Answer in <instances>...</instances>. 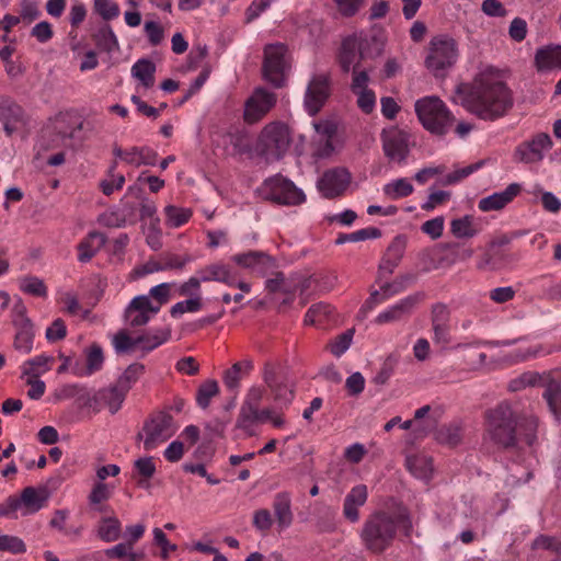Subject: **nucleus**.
I'll list each match as a JSON object with an SVG mask.
<instances>
[{
  "mask_svg": "<svg viewBox=\"0 0 561 561\" xmlns=\"http://www.w3.org/2000/svg\"><path fill=\"white\" fill-rule=\"evenodd\" d=\"M460 104L480 119L493 122L513 107V93L507 84L491 71L479 73L471 84L456 88Z\"/></svg>",
  "mask_w": 561,
  "mask_h": 561,
  "instance_id": "f257e3e1",
  "label": "nucleus"
},
{
  "mask_svg": "<svg viewBox=\"0 0 561 561\" xmlns=\"http://www.w3.org/2000/svg\"><path fill=\"white\" fill-rule=\"evenodd\" d=\"M538 422L533 415H523L507 401H502L484 413V435L496 446L508 449L536 440Z\"/></svg>",
  "mask_w": 561,
  "mask_h": 561,
  "instance_id": "f03ea898",
  "label": "nucleus"
},
{
  "mask_svg": "<svg viewBox=\"0 0 561 561\" xmlns=\"http://www.w3.org/2000/svg\"><path fill=\"white\" fill-rule=\"evenodd\" d=\"M398 525H401L409 535L412 522L408 514L400 512L393 516L387 512L377 511L369 515L360 531L365 548L376 554L382 553L392 545Z\"/></svg>",
  "mask_w": 561,
  "mask_h": 561,
  "instance_id": "7ed1b4c3",
  "label": "nucleus"
},
{
  "mask_svg": "<svg viewBox=\"0 0 561 561\" xmlns=\"http://www.w3.org/2000/svg\"><path fill=\"white\" fill-rule=\"evenodd\" d=\"M415 112L423 127L437 136L446 135L455 121L453 113L437 96H425L417 100Z\"/></svg>",
  "mask_w": 561,
  "mask_h": 561,
  "instance_id": "20e7f679",
  "label": "nucleus"
},
{
  "mask_svg": "<svg viewBox=\"0 0 561 561\" xmlns=\"http://www.w3.org/2000/svg\"><path fill=\"white\" fill-rule=\"evenodd\" d=\"M458 44L448 35L434 36L428 43L426 68L436 78H445L458 59Z\"/></svg>",
  "mask_w": 561,
  "mask_h": 561,
  "instance_id": "39448f33",
  "label": "nucleus"
},
{
  "mask_svg": "<svg viewBox=\"0 0 561 561\" xmlns=\"http://www.w3.org/2000/svg\"><path fill=\"white\" fill-rule=\"evenodd\" d=\"M175 431L176 426L172 415L165 411H159L145 421L142 432L138 433L137 438L141 439L145 434L144 448L152 450L171 438Z\"/></svg>",
  "mask_w": 561,
  "mask_h": 561,
  "instance_id": "423d86ee",
  "label": "nucleus"
},
{
  "mask_svg": "<svg viewBox=\"0 0 561 561\" xmlns=\"http://www.w3.org/2000/svg\"><path fill=\"white\" fill-rule=\"evenodd\" d=\"M290 135L286 125L272 123L266 125L259 138V149L266 159H280L290 146Z\"/></svg>",
  "mask_w": 561,
  "mask_h": 561,
  "instance_id": "0eeeda50",
  "label": "nucleus"
},
{
  "mask_svg": "<svg viewBox=\"0 0 561 561\" xmlns=\"http://www.w3.org/2000/svg\"><path fill=\"white\" fill-rule=\"evenodd\" d=\"M286 54L287 46L280 43L264 48L263 77L275 88H282L286 82V70L289 68Z\"/></svg>",
  "mask_w": 561,
  "mask_h": 561,
  "instance_id": "6e6552de",
  "label": "nucleus"
},
{
  "mask_svg": "<svg viewBox=\"0 0 561 561\" xmlns=\"http://www.w3.org/2000/svg\"><path fill=\"white\" fill-rule=\"evenodd\" d=\"M264 187L267 191V199L276 204L296 206L306 201L304 192L280 174L265 180Z\"/></svg>",
  "mask_w": 561,
  "mask_h": 561,
  "instance_id": "1a4fd4ad",
  "label": "nucleus"
},
{
  "mask_svg": "<svg viewBox=\"0 0 561 561\" xmlns=\"http://www.w3.org/2000/svg\"><path fill=\"white\" fill-rule=\"evenodd\" d=\"M49 497L50 491L46 485L26 486L22 490L20 497H8L7 505L10 511H18L23 506L25 508L24 514H33L43 508Z\"/></svg>",
  "mask_w": 561,
  "mask_h": 561,
  "instance_id": "9d476101",
  "label": "nucleus"
},
{
  "mask_svg": "<svg viewBox=\"0 0 561 561\" xmlns=\"http://www.w3.org/2000/svg\"><path fill=\"white\" fill-rule=\"evenodd\" d=\"M331 94V81L329 75H316L309 81L305 94V107L309 115L314 116L325 104Z\"/></svg>",
  "mask_w": 561,
  "mask_h": 561,
  "instance_id": "9b49d317",
  "label": "nucleus"
},
{
  "mask_svg": "<svg viewBox=\"0 0 561 561\" xmlns=\"http://www.w3.org/2000/svg\"><path fill=\"white\" fill-rule=\"evenodd\" d=\"M276 104V94L264 88H257L248 99L243 118L248 124L262 119Z\"/></svg>",
  "mask_w": 561,
  "mask_h": 561,
  "instance_id": "f8f14e48",
  "label": "nucleus"
},
{
  "mask_svg": "<svg viewBox=\"0 0 561 561\" xmlns=\"http://www.w3.org/2000/svg\"><path fill=\"white\" fill-rule=\"evenodd\" d=\"M385 156L390 160L403 163L410 152L409 134L399 128L383 129L381 133Z\"/></svg>",
  "mask_w": 561,
  "mask_h": 561,
  "instance_id": "ddd939ff",
  "label": "nucleus"
},
{
  "mask_svg": "<svg viewBox=\"0 0 561 561\" xmlns=\"http://www.w3.org/2000/svg\"><path fill=\"white\" fill-rule=\"evenodd\" d=\"M552 147V140L546 133L536 135L531 140L524 141L516 147L514 157L523 163L539 162L543 158V151Z\"/></svg>",
  "mask_w": 561,
  "mask_h": 561,
  "instance_id": "4468645a",
  "label": "nucleus"
},
{
  "mask_svg": "<svg viewBox=\"0 0 561 561\" xmlns=\"http://www.w3.org/2000/svg\"><path fill=\"white\" fill-rule=\"evenodd\" d=\"M351 174L345 169H332L323 173L317 183V187L325 198L341 196L347 188Z\"/></svg>",
  "mask_w": 561,
  "mask_h": 561,
  "instance_id": "2eb2a0df",
  "label": "nucleus"
},
{
  "mask_svg": "<svg viewBox=\"0 0 561 561\" xmlns=\"http://www.w3.org/2000/svg\"><path fill=\"white\" fill-rule=\"evenodd\" d=\"M23 108L11 98L0 96V121L8 136L16 131L23 125Z\"/></svg>",
  "mask_w": 561,
  "mask_h": 561,
  "instance_id": "dca6fc26",
  "label": "nucleus"
},
{
  "mask_svg": "<svg viewBox=\"0 0 561 561\" xmlns=\"http://www.w3.org/2000/svg\"><path fill=\"white\" fill-rule=\"evenodd\" d=\"M366 41L359 39L356 36H348L343 39L340 54L339 62L344 72H348L353 66L364 59V43Z\"/></svg>",
  "mask_w": 561,
  "mask_h": 561,
  "instance_id": "f3484780",
  "label": "nucleus"
},
{
  "mask_svg": "<svg viewBox=\"0 0 561 561\" xmlns=\"http://www.w3.org/2000/svg\"><path fill=\"white\" fill-rule=\"evenodd\" d=\"M192 261V256H184L174 253H162L158 259H150L142 265L144 274H152L156 272L178 270L181 271L187 263Z\"/></svg>",
  "mask_w": 561,
  "mask_h": 561,
  "instance_id": "a211bd4d",
  "label": "nucleus"
},
{
  "mask_svg": "<svg viewBox=\"0 0 561 561\" xmlns=\"http://www.w3.org/2000/svg\"><path fill=\"white\" fill-rule=\"evenodd\" d=\"M420 299V294H414L401 299L399 302L391 306L389 309L380 312L375 319V322L377 324H385L390 322H397L404 319L405 317L411 314L412 310L417 305Z\"/></svg>",
  "mask_w": 561,
  "mask_h": 561,
  "instance_id": "6ab92c4d",
  "label": "nucleus"
},
{
  "mask_svg": "<svg viewBox=\"0 0 561 561\" xmlns=\"http://www.w3.org/2000/svg\"><path fill=\"white\" fill-rule=\"evenodd\" d=\"M368 497L367 486L364 484L355 485L346 494L343 504V515L351 523L359 520L358 508L363 506Z\"/></svg>",
  "mask_w": 561,
  "mask_h": 561,
  "instance_id": "aec40b11",
  "label": "nucleus"
},
{
  "mask_svg": "<svg viewBox=\"0 0 561 561\" xmlns=\"http://www.w3.org/2000/svg\"><path fill=\"white\" fill-rule=\"evenodd\" d=\"M522 187L518 183L510 184L503 192L494 193L479 201L478 207L482 211L500 210L516 197Z\"/></svg>",
  "mask_w": 561,
  "mask_h": 561,
  "instance_id": "412c9836",
  "label": "nucleus"
},
{
  "mask_svg": "<svg viewBox=\"0 0 561 561\" xmlns=\"http://www.w3.org/2000/svg\"><path fill=\"white\" fill-rule=\"evenodd\" d=\"M16 330L13 341V347L22 355H28L33 351L34 325L31 320H23L19 325H13Z\"/></svg>",
  "mask_w": 561,
  "mask_h": 561,
  "instance_id": "4be33fe9",
  "label": "nucleus"
},
{
  "mask_svg": "<svg viewBox=\"0 0 561 561\" xmlns=\"http://www.w3.org/2000/svg\"><path fill=\"white\" fill-rule=\"evenodd\" d=\"M273 510L278 527L280 529L288 528L294 520L289 494L286 492L277 493L273 501Z\"/></svg>",
  "mask_w": 561,
  "mask_h": 561,
  "instance_id": "5701e85b",
  "label": "nucleus"
},
{
  "mask_svg": "<svg viewBox=\"0 0 561 561\" xmlns=\"http://www.w3.org/2000/svg\"><path fill=\"white\" fill-rule=\"evenodd\" d=\"M104 363V355L102 347L94 343L90 346V348L87 351V366L80 367L77 365L72 368V371L76 376L82 377V376H90L93 373L100 370Z\"/></svg>",
  "mask_w": 561,
  "mask_h": 561,
  "instance_id": "b1692460",
  "label": "nucleus"
},
{
  "mask_svg": "<svg viewBox=\"0 0 561 561\" xmlns=\"http://www.w3.org/2000/svg\"><path fill=\"white\" fill-rule=\"evenodd\" d=\"M198 279L201 283L220 282L229 286L234 285V278L231 276L229 268L222 264H210L198 271Z\"/></svg>",
  "mask_w": 561,
  "mask_h": 561,
  "instance_id": "393cba45",
  "label": "nucleus"
},
{
  "mask_svg": "<svg viewBox=\"0 0 561 561\" xmlns=\"http://www.w3.org/2000/svg\"><path fill=\"white\" fill-rule=\"evenodd\" d=\"M171 336L170 328L156 329L138 335L140 348L145 353H149L158 346L165 343Z\"/></svg>",
  "mask_w": 561,
  "mask_h": 561,
  "instance_id": "a878e982",
  "label": "nucleus"
},
{
  "mask_svg": "<svg viewBox=\"0 0 561 561\" xmlns=\"http://www.w3.org/2000/svg\"><path fill=\"white\" fill-rule=\"evenodd\" d=\"M98 537L104 542H113L122 535V524L115 516L103 517L96 527Z\"/></svg>",
  "mask_w": 561,
  "mask_h": 561,
  "instance_id": "bb28decb",
  "label": "nucleus"
},
{
  "mask_svg": "<svg viewBox=\"0 0 561 561\" xmlns=\"http://www.w3.org/2000/svg\"><path fill=\"white\" fill-rule=\"evenodd\" d=\"M55 362L54 357L38 355L23 363L22 377L39 378V376L50 369V365Z\"/></svg>",
  "mask_w": 561,
  "mask_h": 561,
  "instance_id": "cd10ccee",
  "label": "nucleus"
},
{
  "mask_svg": "<svg viewBox=\"0 0 561 561\" xmlns=\"http://www.w3.org/2000/svg\"><path fill=\"white\" fill-rule=\"evenodd\" d=\"M158 153L156 150L149 147H131L128 149L126 156V163L139 167L144 165H154L157 163Z\"/></svg>",
  "mask_w": 561,
  "mask_h": 561,
  "instance_id": "c85d7f7f",
  "label": "nucleus"
},
{
  "mask_svg": "<svg viewBox=\"0 0 561 561\" xmlns=\"http://www.w3.org/2000/svg\"><path fill=\"white\" fill-rule=\"evenodd\" d=\"M156 65L150 59H139L131 67V75L138 79L145 88H151L154 84Z\"/></svg>",
  "mask_w": 561,
  "mask_h": 561,
  "instance_id": "c756f323",
  "label": "nucleus"
},
{
  "mask_svg": "<svg viewBox=\"0 0 561 561\" xmlns=\"http://www.w3.org/2000/svg\"><path fill=\"white\" fill-rule=\"evenodd\" d=\"M127 392L128 391L123 390V387H121L118 383H115L114 386L103 389L100 392V396L108 408L110 412L115 414L121 409Z\"/></svg>",
  "mask_w": 561,
  "mask_h": 561,
  "instance_id": "7c9ffc66",
  "label": "nucleus"
},
{
  "mask_svg": "<svg viewBox=\"0 0 561 561\" xmlns=\"http://www.w3.org/2000/svg\"><path fill=\"white\" fill-rule=\"evenodd\" d=\"M543 398L556 420L561 421V382L550 380L546 385Z\"/></svg>",
  "mask_w": 561,
  "mask_h": 561,
  "instance_id": "2f4dec72",
  "label": "nucleus"
},
{
  "mask_svg": "<svg viewBox=\"0 0 561 561\" xmlns=\"http://www.w3.org/2000/svg\"><path fill=\"white\" fill-rule=\"evenodd\" d=\"M93 41L99 49L106 53L117 50L119 47L116 35L108 24L103 25L93 34Z\"/></svg>",
  "mask_w": 561,
  "mask_h": 561,
  "instance_id": "473e14b6",
  "label": "nucleus"
},
{
  "mask_svg": "<svg viewBox=\"0 0 561 561\" xmlns=\"http://www.w3.org/2000/svg\"><path fill=\"white\" fill-rule=\"evenodd\" d=\"M434 438L440 445L455 447L462 439L461 428L457 424L443 425L434 433Z\"/></svg>",
  "mask_w": 561,
  "mask_h": 561,
  "instance_id": "72a5a7b5",
  "label": "nucleus"
},
{
  "mask_svg": "<svg viewBox=\"0 0 561 561\" xmlns=\"http://www.w3.org/2000/svg\"><path fill=\"white\" fill-rule=\"evenodd\" d=\"M409 471L419 479L427 480L432 476V459L426 456H412L407 458Z\"/></svg>",
  "mask_w": 561,
  "mask_h": 561,
  "instance_id": "f704fd0d",
  "label": "nucleus"
},
{
  "mask_svg": "<svg viewBox=\"0 0 561 561\" xmlns=\"http://www.w3.org/2000/svg\"><path fill=\"white\" fill-rule=\"evenodd\" d=\"M381 237V230L375 227L364 228L351 233H340L335 240V244H344L347 242H359L367 239H377Z\"/></svg>",
  "mask_w": 561,
  "mask_h": 561,
  "instance_id": "c9c22d12",
  "label": "nucleus"
},
{
  "mask_svg": "<svg viewBox=\"0 0 561 561\" xmlns=\"http://www.w3.org/2000/svg\"><path fill=\"white\" fill-rule=\"evenodd\" d=\"M450 232L456 238H472L477 234V229L473 226L472 216L466 215L461 218L453 219L450 222Z\"/></svg>",
  "mask_w": 561,
  "mask_h": 561,
  "instance_id": "e433bc0d",
  "label": "nucleus"
},
{
  "mask_svg": "<svg viewBox=\"0 0 561 561\" xmlns=\"http://www.w3.org/2000/svg\"><path fill=\"white\" fill-rule=\"evenodd\" d=\"M273 396L274 402L280 408L287 407L294 399V389L287 382L278 380L268 387Z\"/></svg>",
  "mask_w": 561,
  "mask_h": 561,
  "instance_id": "4c0bfd02",
  "label": "nucleus"
},
{
  "mask_svg": "<svg viewBox=\"0 0 561 561\" xmlns=\"http://www.w3.org/2000/svg\"><path fill=\"white\" fill-rule=\"evenodd\" d=\"M413 185L404 178L394 180L383 186V193L391 199L407 197L413 193Z\"/></svg>",
  "mask_w": 561,
  "mask_h": 561,
  "instance_id": "58836bf2",
  "label": "nucleus"
},
{
  "mask_svg": "<svg viewBox=\"0 0 561 561\" xmlns=\"http://www.w3.org/2000/svg\"><path fill=\"white\" fill-rule=\"evenodd\" d=\"M333 307L329 304L319 302L312 305L306 316H305V323L306 324H316L321 323L324 320H328L331 318L333 313Z\"/></svg>",
  "mask_w": 561,
  "mask_h": 561,
  "instance_id": "ea45409f",
  "label": "nucleus"
},
{
  "mask_svg": "<svg viewBox=\"0 0 561 561\" xmlns=\"http://www.w3.org/2000/svg\"><path fill=\"white\" fill-rule=\"evenodd\" d=\"M134 467L137 473L141 477L138 481V485L142 488L149 486V479L156 473V465L152 457L138 458L134 462Z\"/></svg>",
  "mask_w": 561,
  "mask_h": 561,
  "instance_id": "a19ab883",
  "label": "nucleus"
},
{
  "mask_svg": "<svg viewBox=\"0 0 561 561\" xmlns=\"http://www.w3.org/2000/svg\"><path fill=\"white\" fill-rule=\"evenodd\" d=\"M128 194H134L137 199H139V213L140 219L144 220L146 218H150L153 221L157 214L156 204L147 197L142 196V190L140 187L130 186L128 188Z\"/></svg>",
  "mask_w": 561,
  "mask_h": 561,
  "instance_id": "79ce46f5",
  "label": "nucleus"
},
{
  "mask_svg": "<svg viewBox=\"0 0 561 561\" xmlns=\"http://www.w3.org/2000/svg\"><path fill=\"white\" fill-rule=\"evenodd\" d=\"M167 224L171 227L178 228L188 221L192 217V210L188 208H181L173 205H168L164 208Z\"/></svg>",
  "mask_w": 561,
  "mask_h": 561,
  "instance_id": "37998d69",
  "label": "nucleus"
},
{
  "mask_svg": "<svg viewBox=\"0 0 561 561\" xmlns=\"http://www.w3.org/2000/svg\"><path fill=\"white\" fill-rule=\"evenodd\" d=\"M219 392V387L216 380H207L203 382L196 393V402L199 408L206 409L209 407L211 398L217 396Z\"/></svg>",
  "mask_w": 561,
  "mask_h": 561,
  "instance_id": "c03bdc74",
  "label": "nucleus"
},
{
  "mask_svg": "<svg viewBox=\"0 0 561 561\" xmlns=\"http://www.w3.org/2000/svg\"><path fill=\"white\" fill-rule=\"evenodd\" d=\"M145 373V365L140 363L130 364L125 371L119 376L116 383L123 387V390L129 391L131 386Z\"/></svg>",
  "mask_w": 561,
  "mask_h": 561,
  "instance_id": "a18cd8bd",
  "label": "nucleus"
},
{
  "mask_svg": "<svg viewBox=\"0 0 561 561\" xmlns=\"http://www.w3.org/2000/svg\"><path fill=\"white\" fill-rule=\"evenodd\" d=\"M138 344V336L134 339L125 330L118 331L113 336V346L117 354L131 353Z\"/></svg>",
  "mask_w": 561,
  "mask_h": 561,
  "instance_id": "49530a36",
  "label": "nucleus"
},
{
  "mask_svg": "<svg viewBox=\"0 0 561 561\" xmlns=\"http://www.w3.org/2000/svg\"><path fill=\"white\" fill-rule=\"evenodd\" d=\"M556 46L539 48L535 55V64L538 70L552 69L557 67Z\"/></svg>",
  "mask_w": 561,
  "mask_h": 561,
  "instance_id": "de8ad7c7",
  "label": "nucleus"
},
{
  "mask_svg": "<svg viewBox=\"0 0 561 561\" xmlns=\"http://www.w3.org/2000/svg\"><path fill=\"white\" fill-rule=\"evenodd\" d=\"M257 423V409L242 404L237 419L236 426L252 435L251 427Z\"/></svg>",
  "mask_w": 561,
  "mask_h": 561,
  "instance_id": "09e8293b",
  "label": "nucleus"
},
{
  "mask_svg": "<svg viewBox=\"0 0 561 561\" xmlns=\"http://www.w3.org/2000/svg\"><path fill=\"white\" fill-rule=\"evenodd\" d=\"M20 289L36 297H46L47 288L44 282L36 276H25L20 282Z\"/></svg>",
  "mask_w": 561,
  "mask_h": 561,
  "instance_id": "8fccbe9b",
  "label": "nucleus"
},
{
  "mask_svg": "<svg viewBox=\"0 0 561 561\" xmlns=\"http://www.w3.org/2000/svg\"><path fill=\"white\" fill-rule=\"evenodd\" d=\"M202 307V298L199 296H195L173 305L170 309V314L173 318H179L185 312H196L201 310Z\"/></svg>",
  "mask_w": 561,
  "mask_h": 561,
  "instance_id": "3c124183",
  "label": "nucleus"
},
{
  "mask_svg": "<svg viewBox=\"0 0 561 561\" xmlns=\"http://www.w3.org/2000/svg\"><path fill=\"white\" fill-rule=\"evenodd\" d=\"M543 381L542 377L535 371H527L520 375L517 379L510 382V389L512 391H518L526 387L541 385Z\"/></svg>",
  "mask_w": 561,
  "mask_h": 561,
  "instance_id": "603ef678",
  "label": "nucleus"
},
{
  "mask_svg": "<svg viewBox=\"0 0 561 561\" xmlns=\"http://www.w3.org/2000/svg\"><path fill=\"white\" fill-rule=\"evenodd\" d=\"M160 307L154 306L149 296L146 295L135 297L128 305V313L131 311H141L151 316L158 313Z\"/></svg>",
  "mask_w": 561,
  "mask_h": 561,
  "instance_id": "864d4df0",
  "label": "nucleus"
},
{
  "mask_svg": "<svg viewBox=\"0 0 561 561\" xmlns=\"http://www.w3.org/2000/svg\"><path fill=\"white\" fill-rule=\"evenodd\" d=\"M353 335L354 329H348L336 336V339L329 345L331 353L336 357H340L342 354H344L351 346Z\"/></svg>",
  "mask_w": 561,
  "mask_h": 561,
  "instance_id": "5fc2aeb1",
  "label": "nucleus"
},
{
  "mask_svg": "<svg viewBox=\"0 0 561 561\" xmlns=\"http://www.w3.org/2000/svg\"><path fill=\"white\" fill-rule=\"evenodd\" d=\"M94 11L105 21H111L119 15V7L111 0H94Z\"/></svg>",
  "mask_w": 561,
  "mask_h": 561,
  "instance_id": "6e6d98bb",
  "label": "nucleus"
},
{
  "mask_svg": "<svg viewBox=\"0 0 561 561\" xmlns=\"http://www.w3.org/2000/svg\"><path fill=\"white\" fill-rule=\"evenodd\" d=\"M99 224L108 228H122L127 224L119 208L107 210L99 216Z\"/></svg>",
  "mask_w": 561,
  "mask_h": 561,
  "instance_id": "4d7b16f0",
  "label": "nucleus"
},
{
  "mask_svg": "<svg viewBox=\"0 0 561 561\" xmlns=\"http://www.w3.org/2000/svg\"><path fill=\"white\" fill-rule=\"evenodd\" d=\"M26 547L22 539L15 536L0 535V551L23 553Z\"/></svg>",
  "mask_w": 561,
  "mask_h": 561,
  "instance_id": "13d9d810",
  "label": "nucleus"
},
{
  "mask_svg": "<svg viewBox=\"0 0 561 561\" xmlns=\"http://www.w3.org/2000/svg\"><path fill=\"white\" fill-rule=\"evenodd\" d=\"M66 335L67 327L61 318L55 319L45 333L47 341L51 343L64 340Z\"/></svg>",
  "mask_w": 561,
  "mask_h": 561,
  "instance_id": "bf43d9fd",
  "label": "nucleus"
},
{
  "mask_svg": "<svg viewBox=\"0 0 561 561\" xmlns=\"http://www.w3.org/2000/svg\"><path fill=\"white\" fill-rule=\"evenodd\" d=\"M257 257H263L264 259V252L262 251H249L247 253H239V254H236L231 257V260L242 266V267H245V268H250V270H254L259 259Z\"/></svg>",
  "mask_w": 561,
  "mask_h": 561,
  "instance_id": "052dcab7",
  "label": "nucleus"
},
{
  "mask_svg": "<svg viewBox=\"0 0 561 561\" xmlns=\"http://www.w3.org/2000/svg\"><path fill=\"white\" fill-rule=\"evenodd\" d=\"M357 94V106L364 112L365 114H370L376 104V95L375 92L370 89L367 90H360L357 92H354Z\"/></svg>",
  "mask_w": 561,
  "mask_h": 561,
  "instance_id": "680f3d73",
  "label": "nucleus"
},
{
  "mask_svg": "<svg viewBox=\"0 0 561 561\" xmlns=\"http://www.w3.org/2000/svg\"><path fill=\"white\" fill-rule=\"evenodd\" d=\"M444 224H445L444 217L438 216V217H435L433 219L425 221L422 225L421 230L424 233L428 234L433 240H436V239L440 238L443 234Z\"/></svg>",
  "mask_w": 561,
  "mask_h": 561,
  "instance_id": "e2e57ef3",
  "label": "nucleus"
},
{
  "mask_svg": "<svg viewBox=\"0 0 561 561\" xmlns=\"http://www.w3.org/2000/svg\"><path fill=\"white\" fill-rule=\"evenodd\" d=\"M534 547L549 550L561 558V540L556 537L540 535L535 539Z\"/></svg>",
  "mask_w": 561,
  "mask_h": 561,
  "instance_id": "0e129e2a",
  "label": "nucleus"
},
{
  "mask_svg": "<svg viewBox=\"0 0 561 561\" xmlns=\"http://www.w3.org/2000/svg\"><path fill=\"white\" fill-rule=\"evenodd\" d=\"M112 491L108 484L104 482H98L93 485L91 493L89 494V503L91 505L100 504L107 501L111 497Z\"/></svg>",
  "mask_w": 561,
  "mask_h": 561,
  "instance_id": "69168bd1",
  "label": "nucleus"
},
{
  "mask_svg": "<svg viewBox=\"0 0 561 561\" xmlns=\"http://www.w3.org/2000/svg\"><path fill=\"white\" fill-rule=\"evenodd\" d=\"M407 241L403 236H397L387 248L385 256L400 263L405 251Z\"/></svg>",
  "mask_w": 561,
  "mask_h": 561,
  "instance_id": "338daca9",
  "label": "nucleus"
},
{
  "mask_svg": "<svg viewBox=\"0 0 561 561\" xmlns=\"http://www.w3.org/2000/svg\"><path fill=\"white\" fill-rule=\"evenodd\" d=\"M265 288L270 293L283 291V293L287 294V293H291V290H293V286L288 285L285 282V276L282 272H277V273H275V277L268 278L265 282Z\"/></svg>",
  "mask_w": 561,
  "mask_h": 561,
  "instance_id": "774afa93",
  "label": "nucleus"
}]
</instances>
